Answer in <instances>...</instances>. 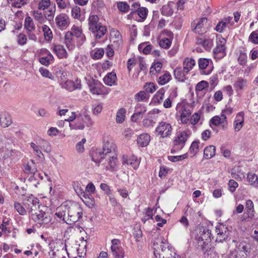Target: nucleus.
Wrapping results in <instances>:
<instances>
[{
    "mask_svg": "<svg viewBox=\"0 0 258 258\" xmlns=\"http://www.w3.org/2000/svg\"><path fill=\"white\" fill-rule=\"evenodd\" d=\"M110 40L114 47H119L122 44V36L117 30L112 29L110 31Z\"/></svg>",
    "mask_w": 258,
    "mask_h": 258,
    "instance_id": "21",
    "label": "nucleus"
},
{
    "mask_svg": "<svg viewBox=\"0 0 258 258\" xmlns=\"http://www.w3.org/2000/svg\"><path fill=\"white\" fill-rule=\"evenodd\" d=\"M199 141H194L189 148V152L193 156L196 155L199 150Z\"/></svg>",
    "mask_w": 258,
    "mask_h": 258,
    "instance_id": "57",
    "label": "nucleus"
},
{
    "mask_svg": "<svg viewBox=\"0 0 258 258\" xmlns=\"http://www.w3.org/2000/svg\"><path fill=\"white\" fill-rule=\"evenodd\" d=\"M210 62H212L211 59L200 58L198 60V65L200 69L204 70L206 69Z\"/></svg>",
    "mask_w": 258,
    "mask_h": 258,
    "instance_id": "55",
    "label": "nucleus"
},
{
    "mask_svg": "<svg viewBox=\"0 0 258 258\" xmlns=\"http://www.w3.org/2000/svg\"><path fill=\"white\" fill-rule=\"evenodd\" d=\"M104 54V50L102 48H96L92 50L90 52L91 57L94 59L101 58Z\"/></svg>",
    "mask_w": 258,
    "mask_h": 258,
    "instance_id": "43",
    "label": "nucleus"
},
{
    "mask_svg": "<svg viewBox=\"0 0 258 258\" xmlns=\"http://www.w3.org/2000/svg\"><path fill=\"white\" fill-rule=\"evenodd\" d=\"M146 111V106L144 104L141 103L137 104L135 109V112L131 116L132 120L135 122L137 121L143 117Z\"/></svg>",
    "mask_w": 258,
    "mask_h": 258,
    "instance_id": "20",
    "label": "nucleus"
},
{
    "mask_svg": "<svg viewBox=\"0 0 258 258\" xmlns=\"http://www.w3.org/2000/svg\"><path fill=\"white\" fill-rule=\"evenodd\" d=\"M64 43L69 50L74 49L77 44L74 36L70 31L67 32L65 34Z\"/></svg>",
    "mask_w": 258,
    "mask_h": 258,
    "instance_id": "24",
    "label": "nucleus"
},
{
    "mask_svg": "<svg viewBox=\"0 0 258 258\" xmlns=\"http://www.w3.org/2000/svg\"><path fill=\"white\" fill-rule=\"evenodd\" d=\"M54 22L56 27L61 30L66 29L70 24L69 17L64 13L57 15L54 18Z\"/></svg>",
    "mask_w": 258,
    "mask_h": 258,
    "instance_id": "10",
    "label": "nucleus"
},
{
    "mask_svg": "<svg viewBox=\"0 0 258 258\" xmlns=\"http://www.w3.org/2000/svg\"><path fill=\"white\" fill-rule=\"evenodd\" d=\"M31 219L40 226L45 225L50 222V218L48 213L42 210L35 211L30 213Z\"/></svg>",
    "mask_w": 258,
    "mask_h": 258,
    "instance_id": "6",
    "label": "nucleus"
},
{
    "mask_svg": "<svg viewBox=\"0 0 258 258\" xmlns=\"http://www.w3.org/2000/svg\"><path fill=\"white\" fill-rule=\"evenodd\" d=\"M32 16L35 21L41 24L44 23L46 20L49 22L53 21L52 19L50 18V16L48 17L47 16V17H46L45 14H44V13L38 9L32 11Z\"/></svg>",
    "mask_w": 258,
    "mask_h": 258,
    "instance_id": "19",
    "label": "nucleus"
},
{
    "mask_svg": "<svg viewBox=\"0 0 258 258\" xmlns=\"http://www.w3.org/2000/svg\"><path fill=\"white\" fill-rule=\"evenodd\" d=\"M15 209L21 215H25L27 214V210L19 203L15 202L14 204Z\"/></svg>",
    "mask_w": 258,
    "mask_h": 258,
    "instance_id": "63",
    "label": "nucleus"
},
{
    "mask_svg": "<svg viewBox=\"0 0 258 258\" xmlns=\"http://www.w3.org/2000/svg\"><path fill=\"white\" fill-rule=\"evenodd\" d=\"M105 87L102 85H95L90 89L91 92L93 94L102 95L105 94Z\"/></svg>",
    "mask_w": 258,
    "mask_h": 258,
    "instance_id": "47",
    "label": "nucleus"
},
{
    "mask_svg": "<svg viewBox=\"0 0 258 258\" xmlns=\"http://www.w3.org/2000/svg\"><path fill=\"white\" fill-rule=\"evenodd\" d=\"M245 210L247 216V220L250 221L253 219L255 216V212L254 209V204L251 200H247L245 201Z\"/></svg>",
    "mask_w": 258,
    "mask_h": 258,
    "instance_id": "23",
    "label": "nucleus"
},
{
    "mask_svg": "<svg viewBox=\"0 0 258 258\" xmlns=\"http://www.w3.org/2000/svg\"><path fill=\"white\" fill-rule=\"evenodd\" d=\"M126 110L124 108H121L118 110L116 115V121L118 123H122L125 119Z\"/></svg>",
    "mask_w": 258,
    "mask_h": 258,
    "instance_id": "51",
    "label": "nucleus"
},
{
    "mask_svg": "<svg viewBox=\"0 0 258 258\" xmlns=\"http://www.w3.org/2000/svg\"><path fill=\"white\" fill-rule=\"evenodd\" d=\"M41 53L43 56L39 58V62L42 64L48 66L53 61V56L48 50L42 49Z\"/></svg>",
    "mask_w": 258,
    "mask_h": 258,
    "instance_id": "22",
    "label": "nucleus"
},
{
    "mask_svg": "<svg viewBox=\"0 0 258 258\" xmlns=\"http://www.w3.org/2000/svg\"><path fill=\"white\" fill-rule=\"evenodd\" d=\"M207 21L208 20L206 18H202L197 22L195 21L191 24V27L193 28L194 31L199 34H202L206 33L207 30L205 28V26Z\"/></svg>",
    "mask_w": 258,
    "mask_h": 258,
    "instance_id": "15",
    "label": "nucleus"
},
{
    "mask_svg": "<svg viewBox=\"0 0 258 258\" xmlns=\"http://www.w3.org/2000/svg\"><path fill=\"white\" fill-rule=\"evenodd\" d=\"M195 60L191 58H185L183 62V69L184 72L188 73L195 66Z\"/></svg>",
    "mask_w": 258,
    "mask_h": 258,
    "instance_id": "33",
    "label": "nucleus"
},
{
    "mask_svg": "<svg viewBox=\"0 0 258 258\" xmlns=\"http://www.w3.org/2000/svg\"><path fill=\"white\" fill-rule=\"evenodd\" d=\"M225 43L226 40L223 38L217 42V46L213 51L215 58L220 59L225 55Z\"/></svg>",
    "mask_w": 258,
    "mask_h": 258,
    "instance_id": "18",
    "label": "nucleus"
},
{
    "mask_svg": "<svg viewBox=\"0 0 258 258\" xmlns=\"http://www.w3.org/2000/svg\"><path fill=\"white\" fill-rule=\"evenodd\" d=\"M25 172L27 174H33L35 177L37 176H40V174L37 172V169L33 161H32L31 163H28L25 165Z\"/></svg>",
    "mask_w": 258,
    "mask_h": 258,
    "instance_id": "34",
    "label": "nucleus"
},
{
    "mask_svg": "<svg viewBox=\"0 0 258 258\" xmlns=\"http://www.w3.org/2000/svg\"><path fill=\"white\" fill-rule=\"evenodd\" d=\"M12 122L10 115L7 112L2 113L0 115V124L3 127H6L11 124Z\"/></svg>",
    "mask_w": 258,
    "mask_h": 258,
    "instance_id": "30",
    "label": "nucleus"
},
{
    "mask_svg": "<svg viewBox=\"0 0 258 258\" xmlns=\"http://www.w3.org/2000/svg\"><path fill=\"white\" fill-rule=\"evenodd\" d=\"M154 253L156 258H177L174 248L163 240L154 243Z\"/></svg>",
    "mask_w": 258,
    "mask_h": 258,
    "instance_id": "2",
    "label": "nucleus"
},
{
    "mask_svg": "<svg viewBox=\"0 0 258 258\" xmlns=\"http://www.w3.org/2000/svg\"><path fill=\"white\" fill-rule=\"evenodd\" d=\"M149 95L144 91H141L135 95V99L137 101L147 102Z\"/></svg>",
    "mask_w": 258,
    "mask_h": 258,
    "instance_id": "46",
    "label": "nucleus"
},
{
    "mask_svg": "<svg viewBox=\"0 0 258 258\" xmlns=\"http://www.w3.org/2000/svg\"><path fill=\"white\" fill-rule=\"evenodd\" d=\"M72 16L75 19H80L81 14V9L78 6H75L72 9Z\"/></svg>",
    "mask_w": 258,
    "mask_h": 258,
    "instance_id": "62",
    "label": "nucleus"
},
{
    "mask_svg": "<svg viewBox=\"0 0 258 258\" xmlns=\"http://www.w3.org/2000/svg\"><path fill=\"white\" fill-rule=\"evenodd\" d=\"M19 152L16 150L6 149L4 151L3 157L5 159L10 158L12 160L15 159L18 156Z\"/></svg>",
    "mask_w": 258,
    "mask_h": 258,
    "instance_id": "44",
    "label": "nucleus"
},
{
    "mask_svg": "<svg viewBox=\"0 0 258 258\" xmlns=\"http://www.w3.org/2000/svg\"><path fill=\"white\" fill-rule=\"evenodd\" d=\"M150 141V136L148 134H142L137 138L139 146L142 147H146Z\"/></svg>",
    "mask_w": 258,
    "mask_h": 258,
    "instance_id": "32",
    "label": "nucleus"
},
{
    "mask_svg": "<svg viewBox=\"0 0 258 258\" xmlns=\"http://www.w3.org/2000/svg\"><path fill=\"white\" fill-rule=\"evenodd\" d=\"M175 4L173 2H169L162 6L161 9V13L162 15L170 17L174 13Z\"/></svg>",
    "mask_w": 258,
    "mask_h": 258,
    "instance_id": "28",
    "label": "nucleus"
},
{
    "mask_svg": "<svg viewBox=\"0 0 258 258\" xmlns=\"http://www.w3.org/2000/svg\"><path fill=\"white\" fill-rule=\"evenodd\" d=\"M53 51L55 53L58 57L59 58L67 57V52L62 45H55L53 48Z\"/></svg>",
    "mask_w": 258,
    "mask_h": 258,
    "instance_id": "35",
    "label": "nucleus"
},
{
    "mask_svg": "<svg viewBox=\"0 0 258 258\" xmlns=\"http://www.w3.org/2000/svg\"><path fill=\"white\" fill-rule=\"evenodd\" d=\"M42 31L44 33L45 39L47 41H50L53 38V34L49 26L46 25H43Z\"/></svg>",
    "mask_w": 258,
    "mask_h": 258,
    "instance_id": "48",
    "label": "nucleus"
},
{
    "mask_svg": "<svg viewBox=\"0 0 258 258\" xmlns=\"http://www.w3.org/2000/svg\"><path fill=\"white\" fill-rule=\"evenodd\" d=\"M237 249L240 252H243L247 256L250 252V247L248 244L245 242H240L237 246Z\"/></svg>",
    "mask_w": 258,
    "mask_h": 258,
    "instance_id": "45",
    "label": "nucleus"
},
{
    "mask_svg": "<svg viewBox=\"0 0 258 258\" xmlns=\"http://www.w3.org/2000/svg\"><path fill=\"white\" fill-rule=\"evenodd\" d=\"M148 12V10L146 8L141 7L137 10L136 11H134L133 14L138 15L143 21H144L147 18Z\"/></svg>",
    "mask_w": 258,
    "mask_h": 258,
    "instance_id": "50",
    "label": "nucleus"
},
{
    "mask_svg": "<svg viewBox=\"0 0 258 258\" xmlns=\"http://www.w3.org/2000/svg\"><path fill=\"white\" fill-rule=\"evenodd\" d=\"M116 145L112 141H108L105 142L102 149L103 154L105 155V157L115 156L116 154Z\"/></svg>",
    "mask_w": 258,
    "mask_h": 258,
    "instance_id": "17",
    "label": "nucleus"
},
{
    "mask_svg": "<svg viewBox=\"0 0 258 258\" xmlns=\"http://www.w3.org/2000/svg\"><path fill=\"white\" fill-rule=\"evenodd\" d=\"M210 126L213 127V125L215 126H221L223 128H225L227 126L224 123V122L221 120L219 116L216 115L213 117L209 121Z\"/></svg>",
    "mask_w": 258,
    "mask_h": 258,
    "instance_id": "41",
    "label": "nucleus"
},
{
    "mask_svg": "<svg viewBox=\"0 0 258 258\" xmlns=\"http://www.w3.org/2000/svg\"><path fill=\"white\" fill-rule=\"evenodd\" d=\"M30 145L31 148L33 150V153L35 155L39 157V158H40L41 156H43V154L41 151L40 146L37 145L35 143L33 142L31 143Z\"/></svg>",
    "mask_w": 258,
    "mask_h": 258,
    "instance_id": "58",
    "label": "nucleus"
},
{
    "mask_svg": "<svg viewBox=\"0 0 258 258\" xmlns=\"http://www.w3.org/2000/svg\"><path fill=\"white\" fill-rule=\"evenodd\" d=\"M24 28L27 31H35L36 27L32 18L30 16H27L25 19Z\"/></svg>",
    "mask_w": 258,
    "mask_h": 258,
    "instance_id": "40",
    "label": "nucleus"
},
{
    "mask_svg": "<svg viewBox=\"0 0 258 258\" xmlns=\"http://www.w3.org/2000/svg\"><path fill=\"white\" fill-rule=\"evenodd\" d=\"M216 232L217 236L216 241L222 242L227 239L229 235V232L227 227L224 225H219L216 227Z\"/></svg>",
    "mask_w": 258,
    "mask_h": 258,
    "instance_id": "16",
    "label": "nucleus"
},
{
    "mask_svg": "<svg viewBox=\"0 0 258 258\" xmlns=\"http://www.w3.org/2000/svg\"><path fill=\"white\" fill-rule=\"evenodd\" d=\"M191 132L189 130H185L179 132L174 140V145L177 149H181L185 145L187 138L190 136Z\"/></svg>",
    "mask_w": 258,
    "mask_h": 258,
    "instance_id": "7",
    "label": "nucleus"
},
{
    "mask_svg": "<svg viewBox=\"0 0 258 258\" xmlns=\"http://www.w3.org/2000/svg\"><path fill=\"white\" fill-rule=\"evenodd\" d=\"M172 44V39L167 38H163L159 41V46L165 49L169 48Z\"/></svg>",
    "mask_w": 258,
    "mask_h": 258,
    "instance_id": "52",
    "label": "nucleus"
},
{
    "mask_svg": "<svg viewBox=\"0 0 258 258\" xmlns=\"http://www.w3.org/2000/svg\"><path fill=\"white\" fill-rule=\"evenodd\" d=\"M162 63L160 61H158L154 63L151 68L150 73L152 75L155 74L156 73H158L160 71L161 68H162Z\"/></svg>",
    "mask_w": 258,
    "mask_h": 258,
    "instance_id": "56",
    "label": "nucleus"
},
{
    "mask_svg": "<svg viewBox=\"0 0 258 258\" xmlns=\"http://www.w3.org/2000/svg\"><path fill=\"white\" fill-rule=\"evenodd\" d=\"M244 114L243 112H240L237 114L233 123L235 131L238 132L242 127L244 121Z\"/></svg>",
    "mask_w": 258,
    "mask_h": 258,
    "instance_id": "26",
    "label": "nucleus"
},
{
    "mask_svg": "<svg viewBox=\"0 0 258 258\" xmlns=\"http://www.w3.org/2000/svg\"><path fill=\"white\" fill-rule=\"evenodd\" d=\"M248 41L254 44H258V29L250 33Z\"/></svg>",
    "mask_w": 258,
    "mask_h": 258,
    "instance_id": "60",
    "label": "nucleus"
},
{
    "mask_svg": "<svg viewBox=\"0 0 258 258\" xmlns=\"http://www.w3.org/2000/svg\"><path fill=\"white\" fill-rule=\"evenodd\" d=\"M59 85L62 88L65 89L70 92L76 89H80L81 88V80L77 79L75 81L68 80L67 81H61L59 83Z\"/></svg>",
    "mask_w": 258,
    "mask_h": 258,
    "instance_id": "14",
    "label": "nucleus"
},
{
    "mask_svg": "<svg viewBox=\"0 0 258 258\" xmlns=\"http://www.w3.org/2000/svg\"><path fill=\"white\" fill-rule=\"evenodd\" d=\"M186 74L187 73L184 72L183 69H182L181 68H176L174 71V77L179 81H183Z\"/></svg>",
    "mask_w": 258,
    "mask_h": 258,
    "instance_id": "49",
    "label": "nucleus"
},
{
    "mask_svg": "<svg viewBox=\"0 0 258 258\" xmlns=\"http://www.w3.org/2000/svg\"><path fill=\"white\" fill-rule=\"evenodd\" d=\"M146 92H149L151 93H154L156 90V86L153 83H146L144 87Z\"/></svg>",
    "mask_w": 258,
    "mask_h": 258,
    "instance_id": "61",
    "label": "nucleus"
},
{
    "mask_svg": "<svg viewBox=\"0 0 258 258\" xmlns=\"http://www.w3.org/2000/svg\"><path fill=\"white\" fill-rule=\"evenodd\" d=\"M247 85V80L242 77H238L233 84L234 88L237 93L246 88Z\"/></svg>",
    "mask_w": 258,
    "mask_h": 258,
    "instance_id": "27",
    "label": "nucleus"
},
{
    "mask_svg": "<svg viewBox=\"0 0 258 258\" xmlns=\"http://www.w3.org/2000/svg\"><path fill=\"white\" fill-rule=\"evenodd\" d=\"M172 79L171 74L167 71H165L164 74L158 77V83L160 85H164L168 83Z\"/></svg>",
    "mask_w": 258,
    "mask_h": 258,
    "instance_id": "36",
    "label": "nucleus"
},
{
    "mask_svg": "<svg viewBox=\"0 0 258 258\" xmlns=\"http://www.w3.org/2000/svg\"><path fill=\"white\" fill-rule=\"evenodd\" d=\"M247 179L249 183L254 187L258 186V177L257 176L253 173H249L247 174Z\"/></svg>",
    "mask_w": 258,
    "mask_h": 258,
    "instance_id": "53",
    "label": "nucleus"
},
{
    "mask_svg": "<svg viewBox=\"0 0 258 258\" xmlns=\"http://www.w3.org/2000/svg\"><path fill=\"white\" fill-rule=\"evenodd\" d=\"M172 130V126L170 123L166 121H161L157 126L155 133L160 138H168L171 135Z\"/></svg>",
    "mask_w": 258,
    "mask_h": 258,
    "instance_id": "4",
    "label": "nucleus"
},
{
    "mask_svg": "<svg viewBox=\"0 0 258 258\" xmlns=\"http://www.w3.org/2000/svg\"><path fill=\"white\" fill-rule=\"evenodd\" d=\"M153 210L151 208H148L145 209V215L142 218V221L145 223L147 220L153 219Z\"/></svg>",
    "mask_w": 258,
    "mask_h": 258,
    "instance_id": "59",
    "label": "nucleus"
},
{
    "mask_svg": "<svg viewBox=\"0 0 258 258\" xmlns=\"http://www.w3.org/2000/svg\"><path fill=\"white\" fill-rule=\"evenodd\" d=\"M216 147L213 145L207 147L204 151V158L209 159L213 158L215 155Z\"/></svg>",
    "mask_w": 258,
    "mask_h": 258,
    "instance_id": "37",
    "label": "nucleus"
},
{
    "mask_svg": "<svg viewBox=\"0 0 258 258\" xmlns=\"http://www.w3.org/2000/svg\"><path fill=\"white\" fill-rule=\"evenodd\" d=\"M23 204L30 214L37 210V206L39 204V200L33 195L26 196L23 199Z\"/></svg>",
    "mask_w": 258,
    "mask_h": 258,
    "instance_id": "11",
    "label": "nucleus"
},
{
    "mask_svg": "<svg viewBox=\"0 0 258 258\" xmlns=\"http://www.w3.org/2000/svg\"><path fill=\"white\" fill-rule=\"evenodd\" d=\"M176 114L180 116L181 122L183 124H186L191 114L189 106L184 103H178L176 105Z\"/></svg>",
    "mask_w": 258,
    "mask_h": 258,
    "instance_id": "5",
    "label": "nucleus"
},
{
    "mask_svg": "<svg viewBox=\"0 0 258 258\" xmlns=\"http://www.w3.org/2000/svg\"><path fill=\"white\" fill-rule=\"evenodd\" d=\"M116 80V75L114 72L108 74L103 78V81L108 86H112Z\"/></svg>",
    "mask_w": 258,
    "mask_h": 258,
    "instance_id": "38",
    "label": "nucleus"
},
{
    "mask_svg": "<svg viewBox=\"0 0 258 258\" xmlns=\"http://www.w3.org/2000/svg\"><path fill=\"white\" fill-rule=\"evenodd\" d=\"M123 164H126L128 166L133 168L134 169H137L140 165V161L138 160L137 158L134 156H131L129 158L123 156Z\"/></svg>",
    "mask_w": 258,
    "mask_h": 258,
    "instance_id": "29",
    "label": "nucleus"
},
{
    "mask_svg": "<svg viewBox=\"0 0 258 258\" xmlns=\"http://www.w3.org/2000/svg\"><path fill=\"white\" fill-rule=\"evenodd\" d=\"M152 48V45L149 44L148 42L141 43L138 46V49L144 54H148L150 53Z\"/></svg>",
    "mask_w": 258,
    "mask_h": 258,
    "instance_id": "42",
    "label": "nucleus"
},
{
    "mask_svg": "<svg viewBox=\"0 0 258 258\" xmlns=\"http://www.w3.org/2000/svg\"><path fill=\"white\" fill-rule=\"evenodd\" d=\"M208 87L209 83L208 82L206 81H201L197 84L195 90L196 93H198L207 89Z\"/></svg>",
    "mask_w": 258,
    "mask_h": 258,
    "instance_id": "54",
    "label": "nucleus"
},
{
    "mask_svg": "<svg viewBox=\"0 0 258 258\" xmlns=\"http://www.w3.org/2000/svg\"><path fill=\"white\" fill-rule=\"evenodd\" d=\"M247 56L245 52L240 51L239 56L238 58L239 63L241 66H244L247 62Z\"/></svg>",
    "mask_w": 258,
    "mask_h": 258,
    "instance_id": "64",
    "label": "nucleus"
},
{
    "mask_svg": "<svg viewBox=\"0 0 258 258\" xmlns=\"http://www.w3.org/2000/svg\"><path fill=\"white\" fill-rule=\"evenodd\" d=\"M105 159L103 163L105 169L111 172L116 171L118 169L117 155L107 156Z\"/></svg>",
    "mask_w": 258,
    "mask_h": 258,
    "instance_id": "12",
    "label": "nucleus"
},
{
    "mask_svg": "<svg viewBox=\"0 0 258 258\" xmlns=\"http://www.w3.org/2000/svg\"><path fill=\"white\" fill-rule=\"evenodd\" d=\"M37 5V9L44 13L46 17L50 16V18L54 20L56 7L51 0H38Z\"/></svg>",
    "mask_w": 258,
    "mask_h": 258,
    "instance_id": "3",
    "label": "nucleus"
},
{
    "mask_svg": "<svg viewBox=\"0 0 258 258\" xmlns=\"http://www.w3.org/2000/svg\"><path fill=\"white\" fill-rule=\"evenodd\" d=\"M111 252L114 258H124V250L120 246V241L118 239H113L111 241Z\"/></svg>",
    "mask_w": 258,
    "mask_h": 258,
    "instance_id": "8",
    "label": "nucleus"
},
{
    "mask_svg": "<svg viewBox=\"0 0 258 258\" xmlns=\"http://www.w3.org/2000/svg\"><path fill=\"white\" fill-rule=\"evenodd\" d=\"M74 36L75 39L77 42V45L79 47L81 46L86 41V37L83 33L82 30L78 27L74 25L70 31Z\"/></svg>",
    "mask_w": 258,
    "mask_h": 258,
    "instance_id": "13",
    "label": "nucleus"
},
{
    "mask_svg": "<svg viewBox=\"0 0 258 258\" xmlns=\"http://www.w3.org/2000/svg\"><path fill=\"white\" fill-rule=\"evenodd\" d=\"M99 18L96 15H90L88 19V26L89 30H96L97 26L100 24Z\"/></svg>",
    "mask_w": 258,
    "mask_h": 258,
    "instance_id": "31",
    "label": "nucleus"
},
{
    "mask_svg": "<svg viewBox=\"0 0 258 258\" xmlns=\"http://www.w3.org/2000/svg\"><path fill=\"white\" fill-rule=\"evenodd\" d=\"M197 239L199 245L203 246L208 244L211 241V231L208 229L202 228L200 229Z\"/></svg>",
    "mask_w": 258,
    "mask_h": 258,
    "instance_id": "9",
    "label": "nucleus"
},
{
    "mask_svg": "<svg viewBox=\"0 0 258 258\" xmlns=\"http://www.w3.org/2000/svg\"><path fill=\"white\" fill-rule=\"evenodd\" d=\"M61 212L58 213L60 216H64V213L68 212L69 219L67 220V224L72 225L79 221L83 215V209L81 206L77 203H72L69 204H63L60 206Z\"/></svg>",
    "mask_w": 258,
    "mask_h": 258,
    "instance_id": "1",
    "label": "nucleus"
},
{
    "mask_svg": "<svg viewBox=\"0 0 258 258\" xmlns=\"http://www.w3.org/2000/svg\"><path fill=\"white\" fill-rule=\"evenodd\" d=\"M83 120L86 124L87 127H92L94 124V122L92 120L90 114L86 111H82L80 115L77 116V121Z\"/></svg>",
    "mask_w": 258,
    "mask_h": 258,
    "instance_id": "25",
    "label": "nucleus"
},
{
    "mask_svg": "<svg viewBox=\"0 0 258 258\" xmlns=\"http://www.w3.org/2000/svg\"><path fill=\"white\" fill-rule=\"evenodd\" d=\"M92 160L96 163H100L101 160L106 158L101 150H96L91 155Z\"/></svg>",
    "mask_w": 258,
    "mask_h": 258,
    "instance_id": "39",
    "label": "nucleus"
}]
</instances>
